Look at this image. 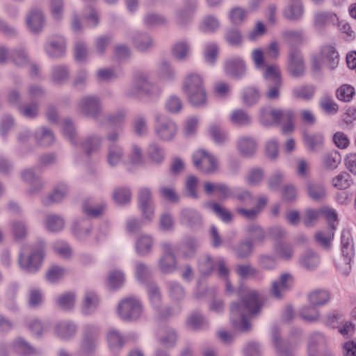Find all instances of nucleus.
I'll use <instances>...</instances> for the list:
<instances>
[{"label": "nucleus", "mask_w": 356, "mask_h": 356, "mask_svg": "<svg viewBox=\"0 0 356 356\" xmlns=\"http://www.w3.org/2000/svg\"><path fill=\"white\" fill-rule=\"evenodd\" d=\"M261 305L255 291H251L248 298L241 305L234 303L231 307V318L233 325L241 331L249 330L250 325L246 317L252 316L259 312Z\"/></svg>", "instance_id": "f257e3e1"}, {"label": "nucleus", "mask_w": 356, "mask_h": 356, "mask_svg": "<svg viewBox=\"0 0 356 356\" xmlns=\"http://www.w3.org/2000/svg\"><path fill=\"white\" fill-rule=\"evenodd\" d=\"M182 88L189 102L194 106H203L207 102L204 80L197 73H188L183 81Z\"/></svg>", "instance_id": "f03ea898"}, {"label": "nucleus", "mask_w": 356, "mask_h": 356, "mask_svg": "<svg viewBox=\"0 0 356 356\" xmlns=\"http://www.w3.org/2000/svg\"><path fill=\"white\" fill-rule=\"evenodd\" d=\"M341 255L337 257L335 264L343 274H348L351 268V262L354 257L353 239L349 231H343L341 236Z\"/></svg>", "instance_id": "7ed1b4c3"}, {"label": "nucleus", "mask_w": 356, "mask_h": 356, "mask_svg": "<svg viewBox=\"0 0 356 356\" xmlns=\"http://www.w3.org/2000/svg\"><path fill=\"white\" fill-rule=\"evenodd\" d=\"M192 158L195 168L204 174H213L218 170L217 159L204 149H197Z\"/></svg>", "instance_id": "20e7f679"}, {"label": "nucleus", "mask_w": 356, "mask_h": 356, "mask_svg": "<svg viewBox=\"0 0 356 356\" xmlns=\"http://www.w3.org/2000/svg\"><path fill=\"white\" fill-rule=\"evenodd\" d=\"M43 254L40 250L31 246L24 247L19 254V262L21 267L28 272H34L42 264Z\"/></svg>", "instance_id": "39448f33"}, {"label": "nucleus", "mask_w": 356, "mask_h": 356, "mask_svg": "<svg viewBox=\"0 0 356 356\" xmlns=\"http://www.w3.org/2000/svg\"><path fill=\"white\" fill-rule=\"evenodd\" d=\"M339 60V54L335 48L331 45H325L321 48L319 56L314 58L312 69L314 72L320 71L322 63L333 69L338 65Z\"/></svg>", "instance_id": "423d86ee"}, {"label": "nucleus", "mask_w": 356, "mask_h": 356, "mask_svg": "<svg viewBox=\"0 0 356 356\" xmlns=\"http://www.w3.org/2000/svg\"><path fill=\"white\" fill-rule=\"evenodd\" d=\"M138 205L142 212L143 218L152 220L154 216V207L152 203V194L149 188L142 187L138 192Z\"/></svg>", "instance_id": "0eeeda50"}, {"label": "nucleus", "mask_w": 356, "mask_h": 356, "mask_svg": "<svg viewBox=\"0 0 356 356\" xmlns=\"http://www.w3.org/2000/svg\"><path fill=\"white\" fill-rule=\"evenodd\" d=\"M142 312L140 303L134 298H126L118 306V313L124 320L138 318Z\"/></svg>", "instance_id": "6e6552de"}, {"label": "nucleus", "mask_w": 356, "mask_h": 356, "mask_svg": "<svg viewBox=\"0 0 356 356\" xmlns=\"http://www.w3.org/2000/svg\"><path fill=\"white\" fill-rule=\"evenodd\" d=\"M225 74L233 79H241L246 72V64L245 60L239 56L227 58L224 63Z\"/></svg>", "instance_id": "1a4fd4ad"}, {"label": "nucleus", "mask_w": 356, "mask_h": 356, "mask_svg": "<svg viewBox=\"0 0 356 356\" xmlns=\"http://www.w3.org/2000/svg\"><path fill=\"white\" fill-rule=\"evenodd\" d=\"M157 124L156 126V133L157 136L163 140L172 139L177 133V127L171 120H163L162 116L156 117Z\"/></svg>", "instance_id": "9d476101"}, {"label": "nucleus", "mask_w": 356, "mask_h": 356, "mask_svg": "<svg viewBox=\"0 0 356 356\" xmlns=\"http://www.w3.org/2000/svg\"><path fill=\"white\" fill-rule=\"evenodd\" d=\"M287 70L295 78L300 77L305 72V63L299 51L293 49L290 51Z\"/></svg>", "instance_id": "9b49d317"}, {"label": "nucleus", "mask_w": 356, "mask_h": 356, "mask_svg": "<svg viewBox=\"0 0 356 356\" xmlns=\"http://www.w3.org/2000/svg\"><path fill=\"white\" fill-rule=\"evenodd\" d=\"M163 255L159 260V267L164 273H170L175 269L176 259L173 254V246L170 243L162 245Z\"/></svg>", "instance_id": "f8f14e48"}, {"label": "nucleus", "mask_w": 356, "mask_h": 356, "mask_svg": "<svg viewBox=\"0 0 356 356\" xmlns=\"http://www.w3.org/2000/svg\"><path fill=\"white\" fill-rule=\"evenodd\" d=\"M157 92V88L147 82L144 77H138L134 81L130 95L142 97L143 95L152 96Z\"/></svg>", "instance_id": "ddd939ff"}, {"label": "nucleus", "mask_w": 356, "mask_h": 356, "mask_svg": "<svg viewBox=\"0 0 356 356\" xmlns=\"http://www.w3.org/2000/svg\"><path fill=\"white\" fill-rule=\"evenodd\" d=\"M304 13V8L301 0H289L288 4L283 10L285 18L291 21L300 19Z\"/></svg>", "instance_id": "4468645a"}, {"label": "nucleus", "mask_w": 356, "mask_h": 356, "mask_svg": "<svg viewBox=\"0 0 356 356\" xmlns=\"http://www.w3.org/2000/svg\"><path fill=\"white\" fill-rule=\"evenodd\" d=\"M280 109L263 108L260 111L259 122L264 126H271L279 123Z\"/></svg>", "instance_id": "2eb2a0df"}, {"label": "nucleus", "mask_w": 356, "mask_h": 356, "mask_svg": "<svg viewBox=\"0 0 356 356\" xmlns=\"http://www.w3.org/2000/svg\"><path fill=\"white\" fill-rule=\"evenodd\" d=\"M292 282L293 279L291 275L288 273L282 275L279 282L275 281L273 283L272 294L276 298H281L282 293L291 286Z\"/></svg>", "instance_id": "dca6fc26"}, {"label": "nucleus", "mask_w": 356, "mask_h": 356, "mask_svg": "<svg viewBox=\"0 0 356 356\" xmlns=\"http://www.w3.org/2000/svg\"><path fill=\"white\" fill-rule=\"evenodd\" d=\"M65 49V42L62 36H54L47 46V51L51 57L60 56Z\"/></svg>", "instance_id": "f3484780"}, {"label": "nucleus", "mask_w": 356, "mask_h": 356, "mask_svg": "<svg viewBox=\"0 0 356 356\" xmlns=\"http://www.w3.org/2000/svg\"><path fill=\"white\" fill-rule=\"evenodd\" d=\"M295 113L291 110H281L280 115H279V123H282L284 125L282 128L283 134L291 133L294 130V120Z\"/></svg>", "instance_id": "a211bd4d"}, {"label": "nucleus", "mask_w": 356, "mask_h": 356, "mask_svg": "<svg viewBox=\"0 0 356 356\" xmlns=\"http://www.w3.org/2000/svg\"><path fill=\"white\" fill-rule=\"evenodd\" d=\"M181 215V223L191 229H195L201 225V218L195 211L184 209Z\"/></svg>", "instance_id": "6ab92c4d"}, {"label": "nucleus", "mask_w": 356, "mask_h": 356, "mask_svg": "<svg viewBox=\"0 0 356 356\" xmlns=\"http://www.w3.org/2000/svg\"><path fill=\"white\" fill-rule=\"evenodd\" d=\"M315 90L313 85H300L293 89L292 94L296 99L309 101L314 96Z\"/></svg>", "instance_id": "aec40b11"}, {"label": "nucleus", "mask_w": 356, "mask_h": 356, "mask_svg": "<svg viewBox=\"0 0 356 356\" xmlns=\"http://www.w3.org/2000/svg\"><path fill=\"white\" fill-rule=\"evenodd\" d=\"M27 25L33 32H39L44 25V16L40 10H33L27 17Z\"/></svg>", "instance_id": "412c9836"}, {"label": "nucleus", "mask_w": 356, "mask_h": 356, "mask_svg": "<svg viewBox=\"0 0 356 356\" xmlns=\"http://www.w3.org/2000/svg\"><path fill=\"white\" fill-rule=\"evenodd\" d=\"M154 245V240L152 236L143 234L140 236L136 243V249L140 255H145L149 253Z\"/></svg>", "instance_id": "4be33fe9"}, {"label": "nucleus", "mask_w": 356, "mask_h": 356, "mask_svg": "<svg viewBox=\"0 0 356 356\" xmlns=\"http://www.w3.org/2000/svg\"><path fill=\"white\" fill-rule=\"evenodd\" d=\"M303 140L311 151H317L323 144L324 137L321 134H304Z\"/></svg>", "instance_id": "5701e85b"}, {"label": "nucleus", "mask_w": 356, "mask_h": 356, "mask_svg": "<svg viewBox=\"0 0 356 356\" xmlns=\"http://www.w3.org/2000/svg\"><path fill=\"white\" fill-rule=\"evenodd\" d=\"M79 106L82 112L88 115H95L99 108L97 99L93 97H87L83 99Z\"/></svg>", "instance_id": "b1692460"}, {"label": "nucleus", "mask_w": 356, "mask_h": 356, "mask_svg": "<svg viewBox=\"0 0 356 356\" xmlns=\"http://www.w3.org/2000/svg\"><path fill=\"white\" fill-rule=\"evenodd\" d=\"M237 147L242 154L249 156L256 151L257 144L252 138L243 136L238 139Z\"/></svg>", "instance_id": "393cba45"}, {"label": "nucleus", "mask_w": 356, "mask_h": 356, "mask_svg": "<svg viewBox=\"0 0 356 356\" xmlns=\"http://www.w3.org/2000/svg\"><path fill=\"white\" fill-rule=\"evenodd\" d=\"M334 225H331L326 230L316 232L315 234L316 241L325 248H329L334 237Z\"/></svg>", "instance_id": "a878e982"}, {"label": "nucleus", "mask_w": 356, "mask_h": 356, "mask_svg": "<svg viewBox=\"0 0 356 356\" xmlns=\"http://www.w3.org/2000/svg\"><path fill=\"white\" fill-rule=\"evenodd\" d=\"M308 299L309 302L314 306L323 305L329 301L330 294L325 290L317 289L309 294Z\"/></svg>", "instance_id": "bb28decb"}, {"label": "nucleus", "mask_w": 356, "mask_h": 356, "mask_svg": "<svg viewBox=\"0 0 356 356\" xmlns=\"http://www.w3.org/2000/svg\"><path fill=\"white\" fill-rule=\"evenodd\" d=\"M331 183L334 188L343 190L352 184V179L347 172H341L332 179Z\"/></svg>", "instance_id": "cd10ccee"}, {"label": "nucleus", "mask_w": 356, "mask_h": 356, "mask_svg": "<svg viewBox=\"0 0 356 356\" xmlns=\"http://www.w3.org/2000/svg\"><path fill=\"white\" fill-rule=\"evenodd\" d=\"M274 252L277 257L283 260L290 259L293 254L291 245L285 243L275 244Z\"/></svg>", "instance_id": "c85d7f7f"}, {"label": "nucleus", "mask_w": 356, "mask_h": 356, "mask_svg": "<svg viewBox=\"0 0 356 356\" xmlns=\"http://www.w3.org/2000/svg\"><path fill=\"white\" fill-rule=\"evenodd\" d=\"M323 163L326 169L334 170L341 163V156L337 151H332L323 156Z\"/></svg>", "instance_id": "c756f323"}, {"label": "nucleus", "mask_w": 356, "mask_h": 356, "mask_svg": "<svg viewBox=\"0 0 356 356\" xmlns=\"http://www.w3.org/2000/svg\"><path fill=\"white\" fill-rule=\"evenodd\" d=\"M321 216L320 209H307L302 216V222L307 227H313L318 222Z\"/></svg>", "instance_id": "7c9ffc66"}, {"label": "nucleus", "mask_w": 356, "mask_h": 356, "mask_svg": "<svg viewBox=\"0 0 356 356\" xmlns=\"http://www.w3.org/2000/svg\"><path fill=\"white\" fill-rule=\"evenodd\" d=\"M98 302L99 298L97 294L92 291H88L85 294L83 302V312L89 313L92 309L97 307Z\"/></svg>", "instance_id": "2f4dec72"}, {"label": "nucleus", "mask_w": 356, "mask_h": 356, "mask_svg": "<svg viewBox=\"0 0 356 356\" xmlns=\"http://www.w3.org/2000/svg\"><path fill=\"white\" fill-rule=\"evenodd\" d=\"M320 262L318 256L311 251L306 252L300 259V264L307 269L316 268Z\"/></svg>", "instance_id": "473e14b6"}, {"label": "nucleus", "mask_w": 356, "mask_h": 356, "mask_svg": "<svg viewBox=\"0 0 356 356\" xmlns=\"http://www.w3.org/2000/svg\"><path fill=\"white\" fill-rule=\"evenodd\" d=\"M229 119L232 124L237 126L246 125L250 122L249 115L240 109L234 111L230 115Z\"/></svg>", "instance_id": "72a5a7b5"}, {"label": "nucleus", "mask_w": 356, "mask_h": 356, "mask_svg": "<svg viewBox=\"0 0 356 356\" xmlns=\"http://www.w3.org/2000/svg\"><path fill=\"white\" fill-rule=\"evenodd\" d=\"M337 18L334 13L321 12L315 15V25L318 27L330 25L333 24Z\"/></svg>", "instance_id": "f704fd0d"}, {"label": "nucleus", "mask_w": 356, "mask_h": 356, "mask_svg": "<svg viewBox=\"0 0 356 356\" xmlns=\"http://www.w3.org/2000/svg\"><path fill=\"white\" fill-rule=\"evenodd\" d=\"M307 190L309 197L314 201H320L325 196V189L322 184H310Z\"/></svg>", "instance_id": "c9c22d12"}, {"label": "nucleus", "mask_w": 356, "mask_h": 356, "mask_svg": "<svg viewBox=\"0 0 356 356\" xmlns=\"http://www.w3.org/2000/svg\"><path fill=\"white\" fill-rule=\"evenodd\" d=\"M107 341L110 349L115 351L121 349L123 346V341L121 336L114 330H110L107 335Z\"/></svg>", "instance_id": "e433bc0d"}, {"label": "nucleus", "mask_w": 356, "mask_h": 356, "mask_svg": "<svg viewBox=\"0 0 356 356\" xmlns=\"http://www.w3.org/2000/svg\"><path fill=\"white\" fill-rule=\"evenodd\" d=\"M355 93V90L353 86L349 84H343L337 89V97L341 101L350 102Z\"/></svg>", "instance_id": "4c0bfd02"}, {"label": "nucleus", "mask_w": 356, "mask_h": 356, "mask_svg": "<svg viewBox=\"0 0 356 356\" xmlns=\"http://www.w3.org/2000/svg\"><path fill=\"white\" fill-rule=\"evenodd\" d=\"M325 348L324 339L321 335H317L311 339L308 346L309 356H316V354Z\"/></svg>", "instance_id": "58836bf2"}, {"label": "nucleus", "mask_w": 356, "mask_h": 356, "mask_svg": "<svg viewBox=\"0 0 356 356\" xmlns=\"http://www.w3.org/2000/svg\"><path fill=\"white\" fill-rule=\"evenodd\" d=\"M75 332V326L67 322L60 323L56 327L57 334L63 339L71 337L74 334Z\"/></svg>", "instance_id": "ea45409f"}, {"label": "nucleus", "mask_w": 356, "mask_h": 356, "mask_svg": "<svg viewBox=\"0 0 356 356\" xmlns=\"http://www.w3.org/2000/svg\"><path fill=\"white\" fill-rule=\"evenodd\" d=\"M264 76L266 80L271 81L272 82H278V84L282 82L280 70L277 65H268L266 66Z\"/></svg>", "instance_id": "a19ab883"}, {"label": "nucleus", "mask_w": 356, "mask_h": 356, "mask_svg": "<svg viewBox=\"0 0 356 356\" xmlns=\"http://www.w3.org/2000/svg\"><path fill=\"white\" fill-rule=\"evenodd\" d=\"M49 10L51 16L57 20L62 19L64 11V3L63 0H51Z\"/></svg>", "instance_id": "79ce46f5"}, {"label": "nucleus", "mask_w": 356, "mask_h": 356, "mask_svg": "<svg viewBox=\"0 0 356 356\" xmlns=\"http://www.w3.org/2000/svg\"><path fill=\"white\" fill-rule=\"evenodd\" d=\"M225 40L232 46H238L242 43L243 36L238 29H231L225 33Z\"/></svg>", "instance_id": "37998d69"}, {"label": "nucleus", "mask_w": 356, "mask_h": 356, "mask_svg": "<svg viewBox=\"0 0 356 356\" xmlns=\"http://www.w3.org/2000/svg\"><path fill=\"white\" fill-rule=\"evenodd\" d=\"M66 194V188L64 185H60L55 188L53 193L49 195L44 200V203L49 204L51 203L58 202L60 201Z\"/></svg>", "instance_id": "c03bdc74"}, {"label": "nucleus", "mask_w": 356, "mask_h": 356, "mask_svg": "<svg viewBox=\"0 0 356 356\" xmlns=\"http://www.w3.org/2000/svg\"><path fill=\"white\" fill-rule=\"evenodd\" d=\"M247 12L241 7L233 8L229 12V19L234 24H240L245 19Z\"/></svg>", "instance_id": "a18cd8bd"}, {"label": "nucleus", "mask_w": 356, "mask_h": 356, "mask_svg": "<svg viewBox=\"0 0 356 356\" xmlns=\"http://www.w3.org/2000/svg\"><path fill=\"white\" fill-rule=\"evenodd\" d=\"M320 106L327 114H335L339 110L338 105L327 96L323 97L321 99Z\"/></svg>", "instance_id": "49530a36"}, {"label": "nucleus", "mask_w": 356, "mask_h": 356, "mask_svg": "<svg viewBox=\"0 0 356 356\" xmlns=\"http://www.w3.org/2000/svg\"><path fill=\"white\" fill-rule=\"evenodd\" d=\"M57 302L62 309H70L74 305L75 295L72 293H65L58 298Z\"/></svg>", "instance_id": "de8ad7c7"}, {"label": "nucleus", "mask_w": 356, "mask_h": 356, "mask_svg": "<svg viewBox=\"0 0 356 356\" xmlns=\"http://www.w3.org/2000/svg\"><path fill=\"white\" fill-rule=\"evenodd\" d=\"M46 226L51 232H57L64 227L63 220L55 215H50L47 217Z\"/></svg>", "instance_id": "09e8293b"}, {"label": "nucleus", "mask_w": 356, "mask_h": 356, "mask_svg": "<svg viewBox=\"0 0 356 356\" xmlns=\"http://www.w3.org/2000/svg\"><path fill=\"white\" fill-rule=\"evenodd\" d=\"M122 156V153L120 147L115 145L109 147L108 161L111 165L118 164L121 161Z\"/></svg>", "instance_id": "8fccbe9b"}, {"label": "nucleus", "mask_w": 356, "mask_h": 356, "mask_svg": "<svg viewBox=\"0 0 356 356\" xmlns=\"http://www.w3.org/2000/svg\"><path fill=\"white\" fill-rule=\"evenodd\" d=\"M97 333L96 330L93 327H87L85 333V339L82 343V348L84 350L92 349L94 347L95 337Z\"/></svg>", "instance_id": "3c124183"}, {"label": "nucleus", "mask_w": 356, "mask_h": 356, "mask_svg": "<svg viewBox=\"0 0 356 356\" xmlns=\"http://www.w3.org/2000/svg\"><path fill=\"white\" fill-rule=\"evenodd\" d=\"M210 207L222 221L229 222L232 220V213L228 210L221 207L220 204L217 203H213L210 204Z\"/></svg>", "instance_id": "603ef678"}, {"label": "nucleus", "mask_w": 356, "mask_h": 356, "mask_svg": "<svg viewBox=\"0 0 356 356\" xmlns=\"http://www.w3.org/2000/svg\"><path fill=\"white\" fill-rule=\"evenodd\" d=\"M131 193L127 188L116 189L113 193V198L119 204H124L131 200Z\"/></svg>", "instance_id": "864d4df0"}, {"label": "nucleus", "mask_w": 356, "mask_h": 356, "mask_svg": "<svg viewBox=\"0 0 356 356\" xmlns=\"http://www.w3.org/2000/svg\"><path fill=\"white\" fill-rule=\"evenodd\" d=\"M124 281V275L120 271H113L108 277V285L112 289L121 286Z\"/></svg>", "instance_id": "5fc2aeb1"}, {"label": "nucleus", "mask_w": 356, "mask_h": 356, "mask_svg": "<svg viewBox=\"0 0 356 356\" xmlns=\"http://www.w3.org/2000/svg\"><path fill=\"white\" fill-rule=\"evenodd\" d=\"M36 138L42 145H49L54 140L52 133L46 129L38 131L36 133Z\"/></svg>", "instance_id": "6e6d98bb"}, {"label": "nucleus", "mask_w": 356, "mask_h": 356, "mask_svg": "<svg viewBox=\"0 0 356 356\" xmlns=\"http://www.w3.org/2000/svg\"><path fill=\"white\" fill-rule=\"evenodd\" d=\"M247 233L254 242L261 241L264 238V232L259 225H250L247 229Z\"/></svg>", "instance_id": "4d7b16f0"}, {"label": "nucleus", "mask_w": 356, "mask_h": 356, "mask_svg": "<svg viewBox=\"0 0 356 356\" xmlns=\"http://www.w3.org/2000/svg\"><path fill=\"white\" fill-rule=\"evenodd\" d=\"M219 27L218 20L211 16L207 17L202 22L200 29L204 32L214 31Z\"/></svg>", "instance_id": "13d9d810"}, {"label": "nucleus", "mask_w": 356, "mask_h": 356, "mask_svg": "<svg viewBox=\"0 0 356 356\" xmlns=\"http://www.w3.org/2000/svg\"><path fill=\"white\" fill-rule=\"evenodd\" d=\"M334 145L339 149H346L350 144V140L347 135L342 131H337L332 138Z\"/></svg>", "instance_id": "bf43d9fd"}, {"label": "nucleus", "mask_w": 356, "mask_h": 356, "mask_svg": "<svg viewBox=\"0 0 356 356\" xmlns=\"http://www.w3.org/2000/svg\"><path fill=\"white\" fill-rule=\"evenodd\" d=\"M135 47L140 51H144L151 45V40L146 35L138 34L134 38Z\"/></svg>", "instance_id": "052dcab7"}, {"label": "nucleus", "mask_w": 356, "mask_h": 356, "mask_svg": "<svg viewBox=\"0 0 356 356\" xmlns=\"http://www.w3.org/2000/svg\"><path fill=\"white\" fill-rule=\"evenodd\" d=\"M11 230L16 241L22 239L27 234L26 227L21 222H13Z\"/></svg>", "instance_id": "680f3d73"}, {"label": "nucleus", "mask_w": 356, "mask_h": 356, "mask_svg": "<svg viewBox=\"0 0 356 356\" xmlns=\"http://www.w3.org/2000/svg\"><path fill=\"white\" fill-rule=\"evenodd\" d=\"M300 315L303 320L308 322H313L318 318V312L314 307H307L302 308Z\"/></svg>", "instance_id": "e2e57ef3"}, {"label": "nucleus", "mask_w": 356, "mask_h": 356, "mask_svg": "<svg viewBox=\"0 0 356 356\" xmlns=\"http://www.w3.org/2000/svg\"><path fill=\"white\" fill-rule=\"evenodd\" d=\"M266 29L264 24L261 21H258L256 22L254 29L250 32L248 35V38L250 40L254 41L264 35L266 33Z\"/></svg>", "instance_id": "0e129e2a"}, {"label": "nucleus", "mask_w": 356, "mask_h": 356, "mask_svg": "<svg viewBox=\"0 0 356 356\" xmlns=\"http://www.w3.org/2000/svg\"><path fill=\"white\" fill-rule=\"evenodd\" d=\"M218 47L216 44H209L205 49V59L209 63L213 64L218 56Z\"/></svg>", "instance_id": "69168bd1"}, {"label": "nucleus", "mask_w": 356, "mask_h": 356, "mask_svg": "<svg viewBox=\"0 0 356 356\" xmlns=\"http://www.w3.org/2000/svg\"><path fill=\"white\" fill-rule=\"evenodd\" d=\"M211 135L218 144L223 143L227 138V135L217 125H212L210 127Z\"/></svg>", "instance_id": "338daca9"}, {"label": "nucleus", "mask_w": 356, "mask_h": 356, "mask_svg": "<svg viewBox=\"0 0 356 356\" xmlns=\"http://www.w3.org/2000/svg\"><path fill=\"white\" fill-rule=\"evenodd\" d=\"M65 269L58 266H52L47 273V278L54 282L61 278L65 274Z\"/></svg>", "instance_id": "774afa93"}]
</instances>
